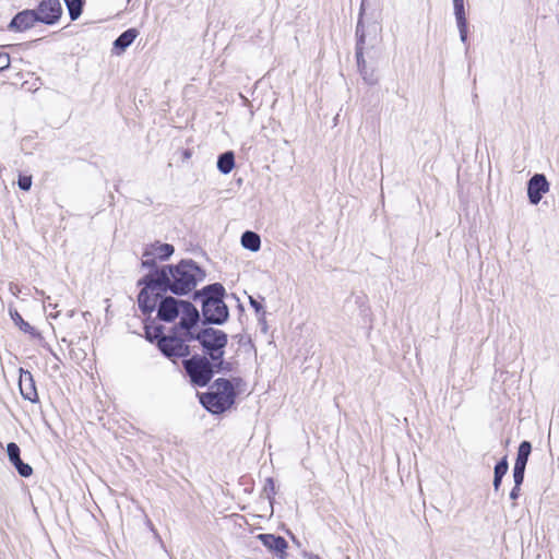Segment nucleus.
Masks as SVG:
<instances>
[{"label":"nucleus","instance_id":"f257e3e1","mask_svg":"<svg viewBox=\"0 0 559 559\" xmlns=\"http://www.w3.org/2000/svg\"><path fill=\"white\" fill-rule=\"evenodd\" d=\"M186 340H195L202 346L203 356L210 358L217 371L228 372L231 370V364L224 360L225 348L228 343V336L225 332L214 328H204L198 333H193L192 329L183 334Z\"/></svg>","mask_w":559,"mask_h":559},{"label":"nucleus","instance_id":"f03ea898","mask_svg":"<svg viewBox=\"0 0 559 559\" xmlns=\"http://www.w3.org/2000/svg\"><path fill=\"white\" fill-rule=\"evenodd\" d=\"M167 276L166 283L171 293L187 295L205 277V272L192 260H182L176 265L160 269Z\"/></svg>","mask_w":559,"mask_h":559},{"label":"nucleus","instance_id":"7ed1b4c3","mask_svg":"<svg viewBox=\"0 0 559 559\" xmlns=\"http://www.w3.org/2000/svg\"><path fill=\"white\" fill-rule=\"evenodd\" d=\"M157 317L166 322L174 321L180 317L179 330L189 332L200 320L198 309L189 301L179 300L174 297H164L158 304Z\"/></svg>","mask_w":559,"mask_h":559},{"label":"nucleus","instance_id":"20e7f679","mask_svg":"<svg viewBox=\"0 0 559 559\" xmlns=\"http://www.w3.org/2000/svg\"><path fill=\"white\" fill-rule=\"evenodd\" d=\"M166 280L164 272L155 270L139 281V285L144 287L139 294L138 302L144 313H151L163 299V294L169 290Z\"/></svg>","mask_w":559,"mask_h":559},{"label":"nucleus","instance_id":"39448f33","mask_svg":"<svg viewBox=\"0 0 559 559\" xmlns=\"http://www.w3.org/2000/svg\"><path fill=\"white\" fill-rule=\"evenodd\" d=\"M236 399V391L233 383L224 378L216 379L207 393H204L200 401L202 405L213 414H222L229 409Z\"/></svg>","mask_w":559,"mask_h":559},{"label":"nucleus","instance_id":"423d86ee","mask_svg":"<svg viewBox=\"0 0 559 559\" xmlns=\"http://www.w3.org/2000/svg\"><path fill=\"white\" fill-rule=\"evenodd\" d=\"M224 287L216 283L202 290V316L205 323L223 324L229 316L228 308L223 301Z\"/></svg>","mask_w":559,"mask_h":559},{"label":"nucleus","instance_id":"0eeeda50","mask_svg":"<svg viewBox=\"0 0 559 559\" xmlns=\"http://www.w3.org/2000/svg\"><path fill=\"white\" fill-rule=\"evenodd\" d=\"M183 368L190 378L192 384L197 386H205L213 378L217 367L206 356L193 355L182 361Z\"/></svg>","mask_w":559,"mask_h":559},{"label":"nucleus","instance_id":"6e6552de","mask_svg":"<svg viewBox=\"0 0 559 559\" xmlns=\"http://www.w3.org/2000/svg\"><path fill=\"white\" fill-rule=\"evenodd\" d=\"M155 332V337H158V348L165 356L169 358H177L186 357L190 354L189 346L185 343L183 338L178 337L176 335L159 336V328H157Z\"/></svg>","mask_w":559,"mask_h":559},{"label":"nucleus","instance_id":"1a4fd4ad","mask_svg":"<svg viewBox=\"0 0 559 559\" xmlns=\"http://www.w3.org/2000/svg\"><path fill=\"white\" fill-rule=\"evenodd\" d=\"M35 12L38 16V22L52 25L59 21L63 9L60 0H43L37 9H35Z\"/></svg>","mask_w":559,"mask_h":559},{"label":"nucleus","instance_id":"9d476101","mask_svg":"<svg viewBox=\"0 0 559 559\" xmlns=\"http://www.w3.org/2000/svg\"><path fill=\"white\" fill-rule=\"evenodd\" d=\"M548 191L549 182L543 174H535L527 182V197L533 205L538 204Z\"/></svg>","mask_w":559,"mask_h":559},{"label":"nucleus","instance_id":"9b49d317","mask_svg":"<svg viewBox=\"0 0 559 559\" xmlns=\"http://www.w3.org/2000/svg\"><path fill=\"white\" fill-rule=\"evenodd\" d=\"M19 388L23 399L29 402L38 400L33 374L28 370L20 369Z\"/></svg>","mask_w":559,"mask_h":559},{"label":"nucleus","instance_id":"f8f14e48","mask_svg":"<svg viewBox=\"0 0 559 559\" xmlns=\"http://www.w3.org/2000/svg\"><path fill=\"white\" fill-rule=\"evenodd\" d=\"M38 22V16L35 10H24L19 12L10 22L9 29L23 32L34 26Z\"/></svg>","mask_w":559,"mask_h":559},{"label":"nucleus","instance_id":"ddd939ff","mask_svg":"<svg viewBox=\"0 0 559 559\" xmlns=\"http://www.w3.org/2000/svg\"><path fill=\"white\" fill-rule=\"evenodd\" d=\"M7 452L10 462L13 464V466L16 468V471L22 477H29L33 474V468L27 463H24L21 460L20 448L16 443L10 442L7 445Z\"/></svg>","mask_w":559,"mask_h":559},{"label":"nucleus","instance_id":"4468645a","mask_svg":"<svg viewBox=\"0 0 559 559\" xmlns=\"http://www.w3.org/2000/svg\"><path fill=\"white\" fill-rule=\"evenodd\" d=\"M362 44H364V34L361 33L359 41L357 43V46H356V59H357L358 70H359L365 82H367L368 84H374L376 80L372 78V73L369 74L367 66H366V60L364 59Z\"/></svg>","mask_w":559,"mask_h":559},{"label":"nucleus","instance_id":"2eb2a0df","mask_svg":"<svg viewBox=\"0 0 559 559\" xmlns=\"http://www.w3.org/2000/svg\"><path fill=\"white\" fill-rule=\"evenodd\" d=\"M259 539L265 547L277 552H284L287 548V542L281 536H275L272 534H260Z\"/></svg>","mask_w":559,"mask_h":559},{"label":"nucleus","instance_id":"dca6fc26","mask_svg":"<svg viewBox=\"0 0 559 559\" xmlns=\"http://www.w3.org/2000/svg\"><path fill=\"white\" fill-rule=\"evenodd\" d=\"M138 31L129 28L123 32L114 43L115 48L124 51L136 38Z\"/></svg>","mask_w":559,"mask_h":559},{"label":"nucleus","instance_id":"f3484780","mask_svg":"<svg viewBox=\"0 0 559 559\" xmlns=\"http://www.w3.org/2000/svg\"><path fill=\"white\" fill-rule=\"evenodd\" d=\"M241 245L243 248L257 252L261 247L260 236L254 231L247 230L241 236Z\"/></svg>","mask_w":559,"mask_h":559},{"label":"nucleus","instance_id":"a211bd4d","mask_svg":"<svg viewBox=\"0 0 559 559\" xmlns=\"http://www.w3.org/2000/svg\"><path fill=\"white\" fill-rule=\"evenodd\" d=\"M531 451L532 444L528 441H522L518 450L514 467L525 468Z\"/></svg>","mask_w":559,"mask_h":559},{"label":"nucleus","instance_id":"6ab92c4d","mask_svg":"<svg viewBox=\"0 0 559 559\" xmlns=\"http://www.w3.org/2000/svg\"><path fill=\"white\" fill-rule=\"evenodd\" d=\"M235 166V156L233 152H225L218 156L217 168L223 174H229Z\"/></svg>","mask_w":559,"mask_h":559},{"label":"nucleus","instance_id":"aec40b11","mask_svg":"<svg viewBox=\"0 0 559 559\" xmlns=\"http://www.w3.org/2000/svg\"><path fill=\"white\" fill-rule=\"evenodd\" d=\"M153 255H156L160 260L168 259L175 251L174 247L169 243H153L147 247Z\"/></svg>","mask_w":559,"mask_h":559},{"label":"nucleus","instance_id":"412c9836","mask_svg":"<svg viewBox=\"0 0 559 559\" xmlns=\"http://www.w3.org/2000/svg\"><path fill=\"white\" fill-rule=\"evenodd\" d=\"M71 21H75L82 13L83 0H64Z\"/></svg>","mask_w":559,"mask_h":559},{"label":"nucleus","instance_id":"4be33fe9","mask_svg":"<svg viewBox=\"0 0 559 559\" xmlns=\"http://www.w3.org/2000/svg\"><path fill=\"white\" fill-rule=\"evenodd\" d=\"M9 313L15 325H17L22 331L29 332L32 330L31 324L23 320L22 316L16 309L10 308Z\"/></svg>","mask_w":559,"mask_h":559},{"label":"nucleus","instance_id":"5701e85b","mask_svg":"<svg viewBox=\"0 0 559 559\" xmlns=\"http://www.w3.org/2000/svg\"><path fill=\"white\" fill-rule=\"evenodd\" d=\"M455 20H456V25L459 28L461 41L465 44L467 40V28H468L466 15L455 16Z\"/></svg>","mask_w":559,"mask_h":559},{"label":"nucleus","instance_id":"b1692460","mask_svg":"<svg viewBox=\"0 0 559 559\" xmlns=\"http://www.w3.org/2000/svg\"><path fill=\"white\" fill-rule=\"evenodd\" d=\"M156 259L157 257L153 255V253L146 247V249L143 252L142 265L144 267H153L156 263Z\"/></svg>","mask_w":559,"mask_h":559},{"label":"nucleus","instance_id":"393cba45","mask_svg":"<svg viewBox=\"0 0 559 559\" xmlns=\"http://www.w3.org/2000/svg\"><path fill=\"white\" fill-rule=\"evenodd\" d=\"M509 468L507 457H503L500 462H498L495 466L493 475L500 476L503 478V476L507 474Z\"/></svg>","mask_w":559,"mask_h":559},{"label":"nucleus","instance_id":"a878e982","mask_svg":"<svg viewBox=\"0 0 559 559\" xmlns=\"http://www.w3.org/2000/svg\"><path fill=\"white\" fill-rule=\"evenodd\" d=\"M525 468L513 467L514 486L521 487L524 480Z\"/></svg>","mask_w":559,"mask_h":559},{"label":"nucleus","instance_id":"bb28decb","mask_svg":"<svg viewBox=\"0 0 559 559\" xmlns=\"http://www.w3.org/2000/svg\"><path fill=\"white\" fill-rule=\"evenodd\" d=\"M17 185L20 189L24 191H28L32 187V177L31 176H20Z\"/></svg>","mask_w":559,"mask_h":559},{"label":"nucleus","instance_id":"cd10ccee","mask_svg":"<svg viewBox=\"0 0 559 559\" xmlns=\"http://www.w3.org/2000/svg\"><path fill=\"white\" fill-rule=\"evenodd\" d=\"M454 15H465L464 0H453Z\"/></svg>","mask_w":559,"mask_h":559},{"label":"nucleus","instance_id":"c85d7f7f","mask_svg":"<svg viewBox=\"0 0 559 559\" xmlns=\"http://www.w3.org/2000/svg\"><path fill=\"white\" fill-rule=\"evenodd\" d=\"M10 56L5 52H0V72L10 67Z\"/></svg>","mask_w":559,"mask_h":559},{"label":"nucleus","instance_id":"c756f323","mask_svg":"<svg viewBox=\"0 0 559 559\" xmlns=\"http://www.w3.org/2000/svg\"><path fill=\"white\" fill-rule=\"evenodd\" d=\"M249 302H250L251 307L254 308V310L258 313L261 311L264 313L263 306L258 300H255L253 297H251V296L249 297Z\"/></svg>","mask_w":559,"mask_h":559},{"label":"nucleus","instance_id":"7c9ffc66","mask_svg":"<svg viewBox=\"0 0 559 559\" xmlns=\"http://www.w3.org/2000/svg\"><path fill=\"white\" fill-rule=\"evenodd\" d=\"M501 481H502V477L493 475V483H492V485H493V488H495L496 491L499 490Z\"/></svg>","mask_w":559,"mask_h":559},{"label":"nucleus","instance_id":"2f4dec72","mask_svg":"<svg viewBox=\"0 0 559 559\" xmlns=\"http://www.w3.org/2000/svg\"><path fill=\"white\" fill-rule=\"evenodd\" d=\"M520 488H521V487H516V486H514V487H513V489L511 490V492H510V498H511L512 500H516V499L519 498V495H520Z\"/></svg>","mask_w":559,"mask_h":559},{"label":"nucleus","instance_id":"473e14b6","mask_svg":"<svg viewBox=\"0 0 559 559\" xmlns=\"http://www.w3.org/2000/svg\"><path fill=\"white\" fill-rule=\"evenodd\" d=\"M267 488H270V489H271V491L274 493V481H273V479H272V478H267V479H266V485H265V487H264V490L266 491V490H267Z\"/></svg>","mask_w":559,"mask_h":559},{"label":"nucleus","instance_id":"72a5a7b5","mask_svg":"<svg viewBox=\"0 0 559 559\" xmlns=\"http://www.w3.org/2000/svg\"><path fill=\"white\" fill-rule=\"evenodd\" d=\"M304 558L305 559H322L318 555H314V554H311V552H304Z\"/></svg>","mask_w":559,"mask_h":559},{"label":"nucleus","instance_id":"f704fd0d","mask_svg":"<svg viewBox=\"0 0 559 559\" xmlns=\"http://www.w3.org/2000/svg\"><path fill=\"white\" fill-rule=\"evenodd\" d=\"M360 28H361V22L359 21L358 24H357V34H359Z\"/></svg>","mask_w":559,"mask_h":559},{"label":"nucleus","instance_id":"c9c22d12","mask_svg":"<svg viewBox=\"0 0 559 559\" xmlns=\"http://www.w3.org/2000/svg\"><path fill=\"white\" fill-rule=\"evenodd\" d=\"M364 5H365V0H362L361 2V11H364ZM362 14V12H360V15Z\"/></svg>","mask_w":559,"mask_h":559}]
</instances>
